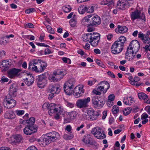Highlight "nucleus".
Here are the masks:
<instances>
[{
	"mask_svg": "<svg viewBox=\"0 0 150 150\" xmlns=\"http://www.w3.org/2000/svg\"><path fill=\"white\" fill-rule=\"evenodd\" d=\"M100 35L97 33H91L83 35L82 38L85 42H89L93 47L97 46L100 42Z\"/></svg>",
	"mask_w": 150,
	"mask_h": 150,
	"instance_id": "1",
	"label": "nucleus"
},
{
	"mask_svg": "<svg viewBox=\"0 0 150 150\" xmlns=\"http://www.w3.org/2000/svg\"><path fill=\"white\" fill-rule=\"evenodd\" d=\"M60 138L59 134L56 132H52L47 133L43 137L40 139V144L43 146H45L51 142Z\"/></svg>",
	"mask_w": 150,
	"mask_h": 150,
	"instance_id": "2",
	"label": "nucleus"
},
{
	"mask_svg": "<svg viewBox=\"0 0 150 150\" xmlns=\"http://www.w3.org/2000/svg\"><path fill=\"white\" fill-rule=\"evenodd\" d=\"M140 47L139 43L137 40H133L127 48L125 53L126 56L130 57L129 55L130 53H131L132 54H136L139 50Z\"/></svg>",
	"mask_w": 150,
	"mask_h": 150,
	"instance_id": "3",
	"label": "nucleus"
},
{
	"mask_svg": "<svg viewBox=\"0 0 150 150\" xmlns=\"http://www.w3.org/2000/svg\"><path fill=\"white\" fill-rule=\"evenodd\" d=\"M75 83V80L74 79H70L65 83L64 89L67 95H71L72 94Z\"/></svg>",
	"mask_w": 150,
	"mask_h": 150,
	"instance_id": "4",
	"label": "nucleus"
},
{
	"mask_svg": "<svg viewBox=\"0 0 150 150\" xmlns=\"http://www.w3.org/2000/svg\"><path fill=\"white\" fill-rule=\"evenodd\" d=\"M56 105L53 103H51L48 105L47 103H45L43 105L42 107L44 109L47 108L48 110V113L49 115L51 116L54 113H58L59 114L62 113V111L61 110L55 108Z\"/></svg>",
	"mask_w": 150,
	"mask_h": 150,
	"instance_id": "5",
	"label": "nucleus"
},
{
	"mask_svg": "<svg viewBox=\"0 0 150 150\" xmlns=\"http://www.w3.org/2000/svg\"><path fill=\"white\" fill-rule=\"evenodd\" d=\"M16 105V101L11 97L5 96L3 100V105L4 107L10 109L14 107Z\"/></svg>",
	"mask_w": 150,
	"mask_h": 150,
	"instance_id": "6",
	"label": "nucleus"
},
{
	"mask_svg": "<svg viewBox=\"0 0 150 150\" xmlns=\"http://www.w3.org/2000/svg\"><path fill=\"white\" fill-rule=\"evenodd\" d=\"M141 15V12L138 10H136L135 11L132 12L130 14L131 19L134 21L137 19H141L144 21L146 20L145 16L144 13H142Z\"/></svg>",
	"mask_w": 150,
	"mask_h": 150,
	"instance_id": "7",
	"label": "nucleus"
},
{
	"mask_svg": "<svg viewBox=\"0 0 150 150\" xmlns=\"http://www.w3.org/2000/svg\"><path fill=\"white\" fill-rule=\"evenodd\" d=\"M123 49V47L120 45L118 41H115L112 45L111 51L114 54H118L122 51Z\"/></svg>",
	"mask_w": 150,
	"mask_h": 150,
	"instance_id": "8",
	"label": "nucleus"
},
{
	"mask_svg": "<svg viewBox=\"0 0 150 150\" xmlns=\"http://www.w3.org/2000/svg\"><path fill=\"white\" fill-rule=\"evenodd\" d=\"M90 101V97L86 98L79 99L76 102V104L78 107L80 108H84L88 107V103Z\"/></svg>",
	"mask_w": 150,
	"mask_h": 150,
	"instance_id": "9",
	"label": "nucleus"
},
{
	"mask_svg": "<svg viewBox=\"0 0 150 150\" xmlns=\"http://www.w3.org/2000/svg\"><path fill=\"white\" fill-rule=\"evenodd\" d=\"M89 15L91 16L90 21H91V25H98L101 23V20L99 16L97 15Z\"/></svg>",
	"mask_w": 150,
	"mask_h": 150,
	"instance_id": "10",
	"label": "nucleus"
},
{
	"mask_svg": "<svg viewBox=\"0 0 150 150\" xmlns=\"http://www.w3.org/2000/svg\"><path fill=\"white\" fill-rule=\"evenodd\" d=\"M92 139L89 134H86L83 137L82 141L86 144H89L91 145H95L97 143L95 141H91Z\"/></svg>",
	"mask_w": 150,
	"mask_h": 150,
	"instance_id": "11",
	"label": "nucleus"
},
{
	"mask_svg": "<svg viewBox=\"0 0 150 150\" xmlns=\"http://www.w3.org/2000/svg\"><path fill=\"white\" fill-rule=\"evenodd\" d=\"M21 70L20 69L13 68L10 69L7 72L8 76L10 78H13L17 76Z\"/></svg>",
	"mask_w": 150,
	"mask_h": 150,
	"instance_id": "12",
	"label": "nucleus"
},
{
	"mask_svg": "<svg viewBox=\"0 0 150 150\" xmlns=\"http://www.w3.org/2000/svg\"><path fill=\"white\" fill-rule=\"evenodd\" d=\"M18 87L16 83L12 84L10 87L9 95L11 97H15L17 94Z\"/></svg>",
	"mask_w": 150,
	"mask_h": 150,
	"instance_id": "13",
	"label": "nucleus"
},
{
	"mask_svg": "<svg viewBox=\"0 0 150 150\" xmlns=\"http://www.w3.org/2000/svg\"><path fill=\"white\" fill-rule=\"evenodd\" d=\"M37 131V127H31L27 126L23 129V131L25 134L29 135L36 132Z\"/></svg>",
	"mask_w": 150,
	"mask_h": 150,
	"instance_id": "14",
	"label": "nucleus"
},
{
	"mask_svg": "<svg viewBox=\"0 0 150 150\" xmlns=\"http://www.w3.org/2000/svg\"><path fill=\"white\" fill-rule=\"evenodd\" d=\"M92 101L93 104L96 107H102L105 103V102L103 100H98L94 97L93 98Z\"/></svg>",
	"mask_w": 150,
	"mask_h": 150,
	"instance_id": "15",
	"label": "nucleus"
},
{
	"mask_svg": "<svg viewBox=\"0 0 150 150\" xmlns=\"http://www.w3.org/2000/svg\"><path fill=\"white\" fill-rule=\"evenodd\" d=\"M130 2L125 0H119L117 5L119 6V8L122 10H123L126 7H129L130 5Z\"/></svg>",
	"mask_w": 150,
	"mask_h": 150,
	"instance_id": "16",
	"label": "nucleus"
},
{
	"mask_svg": "<svg viewBox=\"0 0 150 150\" xmlns=\"http://www.w3.org/2000/svg\"><path fill=\"white\" fill-rule=\"evenodd\" d=\"M60 88L59 85H51L50 86L49 91L50 93L54 94H58L60 91Z\"/></svg>",
	"mask_w": 150,
	"mask_h": 150,
	"instance_id": "17",
	"label": "nucleus"
},
{
	"mask_svg": "<svg viewBox=\"0 0 150 150\" xmlns=\"http://www.w3.org/2000/svg\"><path fill=\"white\" fill-rule=\"evenodd\" d=\"M47 63L45 62L42 61L41 62L40 64L37 66L36 68L37 69H36L35 71L37 72H43L47 67Z\"/></svg>",
	"mask_w": 150,
	"mask_h": 150,
	"instance_id": "18",
	"label": "nucleus"
},
{
	"mask_svg": "<svg viewBox=\"0 0 150 150\" xmlns=\"http://www.w3.org/2000/svg\"><path fill=\"white\" fill-rule=\"evenodd\" d=\"M138 38H141L144 43L149 44L150 43V38L149 37L145 36L144 34L141 32L138 34Z\"/></svg>",
	"mask_w": 150,
	"mask_h": 150,
	"instance_id": "19",
	"label": "nucleus"
},
{
	"mask_svg": "<svg viewBox=\"0 0 150 150\" xmlns=\"http://www.w3.org/2000/svg\"><path fill=\"white\" fill-rule=\"evenodd\" d=\"M127 28L125 26H120L118 25L117 26V28H116L115 30V32L117 33H120L123 34L126 33L127 31Z\"/></svg>",
	"mask_w": 150,
	"mask_h": 150,
	"instance_id": "20",
	"label": "nucleus"
},
{
	"mask_svg": "<svg viewBox=\"0 0 150 150\" xmlns=\"http://www.w3.org/2000/svg\"><path fill=\"white\" fill-rule=\"evenodd\" d=\"M101 85L103 87L104 89H105V91H104V94L105 93L107 90L109 88L110 86L108 82L106 81H104L100 82L98 85Z\"/></svg>",
	"mask_w": 150,
	"mask_h": 150,
	"instance_id": "21",
	"label": "nucleus"
},
{
	"mask_svg": "<svg viewBox=\"0 0 150 150\" xmlns=\"http://www.w3.org/2000/svg\"><path fill=\"white\" fill-rule=\"evenodd\" d=\"M89 15L85 17L82 19V23L83 25L85 26L91 25V21H90V17Z\"/></svg>",
	"mask_w": 150,
	"mask_h": 150,
	"instance_id": "22",
	"label": "nucleus"
},
{
	"mask_svg": "<svg viewBox=\"0 0 150 150\" xmlns=\"http://www.w3.org/2000/svg\"><path fill=\"white\" fill-rule=\"evenodd\" d=\"M100 111H98L97 112H95L92 115H91L89 116L88 120H96L97 119L98 117L100 115Z\"/></svg>",
	"mask_w": 150,
	"mask_h": 150,
	"instance_id": "23",
	"label": "nucleus"
},
{
	"mask_svg": "<svg viewBox=\"0 0 150 150\" xmlns=\"http://www.w3.org/2000/svg\"><path fill=\"white\" fill-rule=\"evenodd\" d=\"M9 62L7 60L3 61L2 63H0V67H3L4 70L5 71L9 68Z\"/></svg>",
	"mask_w": 150,
	"mask_h": 150,
	"instance_id": "24",
	"label": "nucleus"
},
{
	"mask_svg": "<svg viewBox=\"0 0 150 150\" xmlns=\"http://www.w3.org/2000/svg\"><path fill=\"white\" fill-rule=\"evenodd\" d=\"M35 121V118L34 117H31L29 120L26 121V123L28 124L27 126H31V127H36L34 126Z\"/></svg>",
	"mask_w": 150,
	"mask_h": 150,
	"instance_id": "25",
	"label": "nucleus"
},
{
	"mask_svg": "<svg viewBox=\"0 0 150 150\" xmlns=\"http://www.w3.org/2000/svg\"><path fill=\"white\" fill-rule=\"evenodd\" d=\"M95 137L98 139H103L106 138V136L103 132L102 133L101 129H100V130H99L98 132H97V133L95 135Z\"/></svg>",
	"mask_w": 150,
	"mask_h": 150,
	"instance_id": "26",
	"label": "nucleus"
},
{
	"mask_svg": "<svg viewBox=\"0 0 150 150\" xmlns=\"http://www.w3.org/2000/svg\"><path fill=\"white\" fill-rule=\"evenodd\" d=\"M67 116H69L71 120L75 119L77 115V113L75 111H72L71 112L66 113Z\"/></svg>",
	"mask_w": 150,
	"mask_h": 150,
	"instance_id": "27",
	"label": "nucleus"
},
{
	"mask_svg": "<svg viewBox=\"0 0 150 150\" xmlns=\"http://www.w3.org/2000/svg\"><path fill=\"white\" fill-rule=\"evenodd\" d=\"M73 93H80L83 94L84 93V90L83 88L81 86H76L73 90Z\"/></svg>",
	"mask_w": 150,
	"mask_h": 150,
	"instance_id": "28",
	"label": "nucleus"
},
{
	"mask_svg": "<svg viewBox=\"0 0 150 150\" xmlns=\"http://www.w3.org/2000/svg\"><path fill=\"white\" fill-rule=\"evenodd\" d=\"M76 17V15H74L73 17L69 21L70 25L72 27L75 26L77 23V21Z\"/></svg>",
	"mask_w": 150,
	"mask_h": 150,
	"instance_id": "29",
	"label": "nucleus"
},
{
	"mask_svg": "<svg viewBox=\"0 0 150 150\" xmlns=\"http://www.w3.org/2000/svg\"><path fill=\"white\" fill-rule=\"evenodd\" d=\"M34 59L31 60L29 64L28 69L33 71H35L36 69H35V63H34Z\"/></svg>",
	"mask_w": 150,
	"mask_h": 150,
	"instance_id": "30",
	"label": "nucleus"
},
{
	"mask_svg": "<svg viewBox=\"0 0 150 150\" xmlns=\"http://www.w3.org/2000/svg\"><path fill=\"white\" fill-rule=\"evenodd\" d=\"M25 80V82L28 86L31 85L34 82V78L33 77L30 78V79L26 78Z\"/></svg>",
	"mask_w": 150,
	"mask_h": 150,
	"instance_id": "31",
	"label": "nucleus"
},
{
	"mask_svg": "<svg viewBox=\"0 0 150 150\" xmlns=\"http://www.w3.org/2000/svg\"><path fill=\"white\" fill-rule=\"evenodd\" d=\"M126 38L124 36L120 37L119 38V40L116 41H118V42L120 44V45H122V47H124V44L126 41Z\"/></svg>",
	"mask_w": 150,
	"mask_h": 150,
	"instance_id": "32",
	"label": "nucleus"
},
{
	"mask_svg": "<svg viewBox=\"0 0 150 150\" xmlns=\"http://www.w3.org/2000/svg\"><path fill=\"white\" fill-rule=\"evenodd\" d=\"M138 97L140 99L145 100L148 98V96L143 92L139 93L138 94Z\"/></svg>",
	"mask_w": 150,
	"mask_h": 150,
	"instance_id": "33",
	"label": "nucleus"
},
{
	"mask_svg": "<svg viewBox=\"0 0 150 150\" xmlns=\"http://www.w3.org/2000/svg\"><path fill=\"white\" fill-rule=\"evenodd\" d=\"M95 6L93 5H91L90 6H86V11L87 13H93L94 11Z\"/></svg>",
	"mask_w": 150,
	"mask_h": 150,
	"instance_id": "34",
	"label": "nucleus"
},
{
	"mask_svg": "<svg viewBox=\"0 0 150 150\" xmlns=\"http://www.w3.org/2000/svg\"><path fill=\"white\" fill-rule=\"evenodd\" d=\"M44 24L46 26V28H47V32L51 34H54V33L55 32L53 28H52L51 26L49 25H47L45 24V23Z\"/></svg>",
	"mask_w": 150,
	"mask_h": 150,
	"instance_id": "35",
	"label": "nucleus"
},
{
	"mask_svg": "<svg viewBox=\"0 0 150 150\" xmlns=\"http://www.w3.org/2000/svg\"><path fill=\"white\" fill-rule=\"evenodd\" d=\"M132 110V108L131 107H128L125 108L123 111L124 115L125 116L128 115L131 112Z\"/></svg>",
	"mask_w": 150,
	"mask_h": 150,
	"instance_id": "36",
	"label": "nucleus"
},
{
	"mask_svg": "<svg viewBox=\"0 0 150 150\" xmlns=\"http://www.w3.org/2000/svg\"><path fill=\"white\" fill-rule=\"evenodd\" d=\"M46 77V76L45 75L42 74V75L38 76V78L36 79L37 81H43V82H46L45 78Z\"/></svg>",
	"mask_w": 150,
	"mask_h": 150,
	"instance_id": "37",
	"label": "nucleus"
},
{
	"mask_svg": "<svg viewBox=\"0 0 150 150\" xmlns=\"http://www.w3.org/2000/svg\"><path fill=\"white\" fill-rule=\"evenodd\" d=\"M79 13L81 14H83L86 11V6H80L78 8Z\"/></svg>",
	"mask_w": 150,
	"mask_h": 150,
	"instance_id": "38",
	"label": "nucleus"
},
{
	"mask_svg": "<svg viewBox=\"0 0 150 150\" xmlns=\"http://www.w3.org/2000/svg\"><path fill=\"white\" fill-rule=\"evenodd\" d=\"M112 112L113 114H116L119 111V108L117 105H114L112 110Z\"/></svg>",
	"mask_w": 150,
	"mask_h": 150,
	"instance_id": "39",
	"label": "nucleus"
},
{
	"mask_svg": "<svg viewBox=\"0 0 150 150\" xmlns=\"http://www.w3.org/2000/svg\"><path fill=\"white\" fill-rule=\"evenodd\" d=\"M64 11L65 13H68L71 10L70 6L69 5H67L63 7Z\"/></svg>",
	"mask_w": 150,
	"mask_h": 150,
	"instance_id": "40",
	"label": "nucleus"
},
{
	"mask_svg": "<svg viewBox=\"0 0 150 150\" xmlns=\"http://www.w3.org/2000/svg\"><path fill=\"white\" fill-rule=\"evenodd\" d=\"M14 139L16 142H20L23 139L22 137L20 135L18 134L16 135Z\"/></svg>",
	"mask_w": 150,
	"mask_h": 150,
	"instance_id": "41",
	"label": "nucleus"
},
{
	"mask_svg": "<svg viewBox=\"0 0 150 150\" xmlns=\"http://www.w3.org/2000/svg\"><path fill=\"white\" fill-rule=\"evenodd\" d=\"M97 111H95L92 108H89L87 110L86 113L88 115L90 116L93 115L94 113L95 112H97Z\"/></svg>",
	"mask_w": 150,
	"mask_h": 150,
	"instance_id": "42",
	"label": "nucleus"
},
{
	"mask_svg": "<svg viewBox=\"0 0 150 150\" xmlns=\"http://www.w3.org/2000/svg\"><path fill=\"white\" fill-rule=\"evenodd\" d=\"M74 136L73 134L68 135L64 134L63 136V138L65 140H70L73 138Z\"/></svg>",
	"mask_w": 150,
	"mask_h": 150,
	"instance_id": "43",
	"label": "nucleus"
},
{
	"mask_svg": "<svg viewBox=\"0 0 150 150\" xmlns=\"http://www.w3.org/2000/svg\"><path fill=\"white\" fill-rule=\"evenodd\" d=\"M139 78L137 76H136L134 78L133 80H131L130 81V83L132 85H134L135 83L139 81Z\"/></svg>",
	"mask_w": 150,
	"mask_h": 150,
	"instance_id": "44",
	"label": "nucleus"
},
{
	"mask_svg": "<svg viewBox=\"0 0 150 150\" xmlns=\"http://www.w3.org/2000/svg\"><path fill=\"white\" fill-rule=\"evenodd\" d=\"M42 61V60H40L39 59H34V63H35V69H37V67L40 64L41 62Z\"/></svg>",
	"mask_w": 150,
	"mask_h": 150,
	"instance_id": "45",
	"label": "nucleus"
},
{
	"mask_svg": "<svg viewBox=\"0 0 150 150\" xmlns=\"http://www.w3.org/2000/svg\"><path fill=\"white\" fill-rule=\"evenodd\" d=\"M24 27L25 28H33L34 27V25L32 23H26L24 25Z\"/></svg>",
	"mask_w": 150,
	"mask_h": 150,
	"instance_id": "46",
	"label": "nucleus"
},
{
	"mask_svg": "<svg viewBox=\"0 0 150 150\" xmlns=\"http://www.w3.org/2000/svg\"><path fill=\"white\" fill-rule=\"evenodd\" d=\"M37 84L38 86L39 87L41 88H43L45 86L46 83L45 82H43V81H37Z\"/></svg>",
	"mask_w": 150,
	"mask_h": 150,
	"instance_id": "47",
	"label": "nucleus"
},
{
	"mask_svg": "<svg viewBox=\"0 0 150 150\" xmlns=\"http://www.w3.org/2000/svg\"><path fill=\"white\" fill-rule=\"evenodd\" d=\"M104 3H102L103 5H106L109 4L108 5L113 4L112 0H103Z\"/></svg>",
	"mask_w": 150,
	"mask_h": 150,
	"instance_id": "48",
	"label": "nucleus"
},
{
	"mask_svg": "<svg viewBox=\"0 0 150 150\" xmlns=\"http://www.w3.org/2000/svg\"><path fill=\"white\" fill-rule=\"evenodd\" d=\"M36 11L35 8H30L26 10L25 12L26 13H30Z\"/></svg>",
	"mask_w": 150,
	"mask_h": 150,
	"instance_id": "49",
	"label": "nucleus"
},
{
	"mask_svg": "<svg viewBox=\"0 0 150 150\" xmlns=\"http://www.w3.org/2000/svg\"><path fill=\"white\" fill-rule=\"evenodd\" d=\"M96 63L100 66L101 67L103 68H104L105 66L103 63L98 59H96Z\"/></svg>",
	"mask_w": 150,
	"mask_h": 150,
	"instance_id": "50",
	"label": "nucleus"
},
{
	"mask_svg": "<svg viewBox=\"0 0 150 150\" xmlns=\"http://www.w3.org/2000/svg\"><path fill=\"white\" fill-rule=\"evenodd\" d=\"M62 60L65 63H67L68 64H70L71 63V61L70 59L67 57H63L62 59Z\"/></svg>",
	"mask_w": 150,
	"mask_h": 150,
	"instance_id": "51",
	"label": "nucleus"
},
{
	"mask_svg": "<svg viewBox=\"0 0 150 150\" xmlns=\"http://www.w3.org/2000/svg\"><path fill=\"white\" fill-rule=\"evenodd\" d=\"M65 102L66 105L70 108H72L74 107V103H70L68 101H66Z\"/></svg>",
	"mask_w": 150,
	"mask_h": 150,
	"instance_id": "52",
	"label": "nucleus"
},
{
	"mask_svg": "<svg viewBox=\"0 0 150 150\" xmlns=\"http://www.w3.org/2000/svg\"><path fill=\"white\" fill-rule=\"evenodd\" d=\"M115 95L113 94H111L108 97V101L107 102H108L110 101H112L115 99Z\"/></svg>",
	"mask_w": 150,
	"mask_h": 150,
	"instance_id": "53",
	"label": "nucleus"
},
{
	"mask_svg": "<svg viewBox=\"0 0 150 150\" xmlns=\"http://www.w3.org/2000/svg\"><path fill=\"white\" fill-rule=\"evenodd\" d=\"M100 130V128H99L98 129H96V128H94L93 129L91 130V133L94 135L95 137V135L97 133V132H98V131Z\"/></svg>",
	"mask_w": 150,
	"mask_h": 150,
	"instance_id": "54",
	"label": "nucleus"
},
{
	"mask_svg": "<svg viewBox=\"0 0 150 150\" xmlns=\"http://www.w3.org/2000/svg\"><path fill=\"white\" fill-rule=\"evenodd\" d=\"M57 77H55L54 76H52L51 78L50 79V80L51 81L56 82L59 81L60 80V79H57Z\"/></svg>",
	"mask_w": 150,
	"mask_h": 150,
	"instance_id": "55",
	"label": "nucleus"
},
{
	"mask_svg": "<svg viewBox=\"0 0 150 150\" xmlns=\"http://www.w3.org/2000/svg\"><path fill=\"white\" fill-rule=\"evenodd\" d=\"M15 112L17 115L19 116L22 115L24 113V111L23 110H16Z\"/></svg>",
	"mask_w": 150,
	"mask_h": 150,
	"instance_id": "56",
	"label": "nucleus"
},
{
	"mask_svg": "<svg viewBox=\"0 0 150 150\" xmlns=\"http://www.w3.org/2000/svg\"><path fill=\"white\" fill-rule=\"evenodd\" d=\"M93 93L94 94L100 96L101 95V93L97 89H93L92 91Z\"/></svg>",
	"mask_w": 150,
	"mask_h": 150,
	"instance_id": "57",
	"label": "nucleus"
},
{
	"mask_svg": "<svg viewBox=\"0 0 150 150\" xmlns=\"http://www.w3.org/2000/svg\"><path fill=\"white\" fill-rule=\"evenodd\" d=\"M8 81V79L5 77L3 76L1 78V79L0 80L1 83H4V82H6Z\"/></svg>",
	"mask_w": 150,
	"mask_h": 150,
	"instance_id": "58",
	"label": "nucleus"
},
{
	"mask_svg": "<svg viewBox=\"0 0 150 150\" xmlns=\"http://www.w3.org/2000/svg\"><path fill=\"white\" fill-rule=\"evenodd\" d=\"M36 44L39 46H43V47H49V46L47 45H46L44 43H39V42H37L36 43Z\"/></svg>",
	"mask_w": 150,
	"mask_h": 150,
	"instance_id": "59",
	"label": "nucleus"
},
{
	"mask_svg": "<svg viewBox=\"0 0 150 150\" xmlns=\"http://www.w3.org/2000/svg\"><path fill=\"white\" fill-rule=\"evenodd\" d=\"M98 90L99 91H101L103 92V93H104V91H105V90L103 88V87L102 85L100 86H98L97 88Z\"/></svg>",
	"mask_w": 150,
	"mask_h": 150,
	"instance_id": "60",
	"label": "nucleus"
},
{
	"mask_svg": "<svg viewBox=\"0 0 150 150\" xmlns=\"http://www.w3.org/2000/svg\"><path fill=\"white\" fill-rule=\"evenodd\" d=\"M148 117V115L145 113H143L141 116V119L144 120Z\"/></svg>",
	"mask_w": 150,
	"mask_h": 150,
	"instance_id": "61",
	"label": "nucleus"
},
{
	"mask_svg": "<svg viewBox=\"0 0 150 150\" xmlns=\"http://www.w3.org/2000/svg\"><path fill=\"white\" fill-rule=\"evenodd\" d=\"M26 150H38L37 149L33 146H30Z\"/></svg>",
	"mask_w": 150,
	"mask_h": 150,
	"instance_id": "62",
	"label": "nucleus"
},
{
	"mask_svg": "<svg viewBox=\"0 0 150 150\" xmlns=\"http://www.w3.org/2000/svg\"><path fill=\"white\" fill-rule=\"evenodd\" d=\"M74 94V97L76 98H78L82 96V93H73Z\"/></svg>",
	"mask_w": 150,
	"mask_h": 150,
	"instance_id": "63",
	"label": "nucleus"
},
{
	"mask_svg": "<svg viewBox=\"0 0 150 150\" xmlns=\"http://www.w3.org/2000/svg\"><path fill=\"white\" fill-rule=\"evenodd\" d=\"M0 150H11L10 148L7 147H2L0 148Z\"/></svg>",
	"mask_w": 150,
	"mask_h": 150,
	"instance_id": "64",
	"label": "nucleus"
}]
</instances>
